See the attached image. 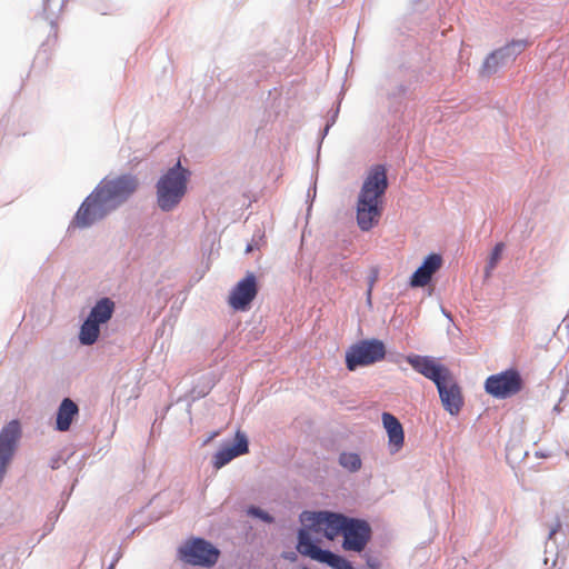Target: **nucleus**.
<instances>
[{"label":"nucleus","instance_id":"obj_41","mask_svg":"<svg viewBox=\"0 0 569 569\" xmlns=\"http://www.w3.org/2000/svg\"><path fill=\"white\" fill-rule=\"evenodd\" d=\"M553 410H555V411H557V412H559V411H560V406H559V405H556V406L553 407Z\"/></svg>","mask_w":569,"mask_h":569},{"label":"nucleus","instance_id":"obj_19","mask_svg":"<svg viewBox=\"0 0 569 569\" xmlns=\"http://www.w3.org/2000/svg\"><path fill=\"white\" fill-rule=\"evenodd\" d=\"M528 42L526 40H512L505 47L493 51L505 66L511 63L526 49Z\"/></svg>","mask_w":569,"mask_h":569},{"label":"nucleus","instance_id":"obj_17","mask_svg":"<svg viewBox=\"0 0 569 569\" xmlns=\"http://www.w3.org/2000/svg\"><path fill=\"white\" fill-rule=\"evenodd\" d=\"M79 415L78 405L70 398H64L57 410L56 430L64 432L68 431L72 425L73 419Z\"/></svg>","mask_w":569,"mask_h":569},{"label":"nucleus","instance_id":"obj_30","mask_svg":"<svg viewBox=\"0 0 569 569\" xmlns=\"http://www.w3.org/2000/svg\"><path fill=\"white\" fill-rule=\"evenodd\" d=\"M66 461L62 459L61 456L52 457L50 460V468L51 469H59Z\"/></svg>","mask_w":569,"mask_h":569},{"label":"nucleus","instance_id":"obj_5","mask_svg":"<svg viewBox=\"0 0 569 569\" xmlns=\"http://www.w3.org/2000/svg\"><path fill=\"white\" fill-rule=\"evenodd\" d=\"M386 346L376 338L360 340L351 345L346 351V367L355 371L360 367H367L385 359Z\"/></svg>","mask_w":569,"mask_h":569},{"label":"nucleus","instance_id":"obj_34","mask_svg":"<svg viewBox=\"0 0 569 569\" xmlns=\"http://www.w3.org/2000/svg\"><path fill=\"white\" fill-rule=\"evenodd\" d=\"M375 279H376V276H372V277L370 278V281H369V288H368V290H367V296H368V301H369V302L371 301V291H372V286H373Z\"/></svg>","mask_w":569,"mask_h":569},{"label":"nucleus","instance_id":"obj_21","mask_svg":"<svg viewBox=\"0 0 569 569\" xmlns=\"http://www.w3.org/2000/svg\"><path fill=\"white\" fill-rule=\"evenodd\" d=\"M66 0H43L42 13L44 19L50 23L51 29L56 30L57 20L62 12Z\"/></svg>","mask_w":569,"mask_h":569},{"label":"nucleus","instance_id":"obj_15","mask_svg":"<svg viewBox=\"0 0 569 569\" xmlns=\"http://www.w3.org/2000/svg\"><path fill=\"white\" fill-rule=\"evenodd\" d=\"M310 531H312L310 525L298 529L296 549L300 555L319 562L326 549L318 546Z\"/></svg>","mask_w":569,"mask_h":569},{"label":"nucleus","instance_id":"obj_31","mask_svg":"<svg viewBox=\"0 0 569 569\" xmlns=\"http://www.w3.org/2000/svg\"><path fill=\"white\" fill-rule=\"evenodd\" d=\"M366 562L370 569H379L380 568V561L376 557L367 556Z\"/></svg>","mask_w":569,"mask_h":569},{"label":"nucleus","instance_id":"obj_32","mask_svg":"<svg viewBox=\"0 0 569 569\" xmlns=\"http://www.w3.org/2000/svg\"><path fill=\"white\" fill-rule=\"evenodd\" d=\"M281 557L290 562H295L298 559V556L293 551H284Z\"/></svg>","mask_w":569,"mask_h":569},{"label":"nucleus","instance_id":"obj_10","mask_svg":"<svg viewBox=\"0 0 569 569\" xmlns=\"http://www.w3.org/2000/svg\"><path fill=\"white\" fill-rule=\"evenodd\" d=\"M406 361L415 371L431 380L435 385L450 376V370L437 362L431 356L408 355Z\"/></svg>","mask_w":569,"mask_h":569},{"label":"nucleus","instance_id":"obj_20","mask_svg":"<svg viewBox=\"0 0 569 569\" xmlns=\"http://www.w3.org/2000/svg\"><path fill=\"white\" fill-rule=\"evenodd\" d=\"M101 332V326L90 320L88 317L84 319L82 325L80 326L78 339L81 346H92L94 345Z\"/></svg>","mask_w":569,"mask_h":569},{"label":"nucleus","instance_id":"obj_9","mask_svg":"<svg viewBox=\"0 0 569 569\" xmlns=\"http://www.w3.org/2000/svg\"><path fill=\"white\" fill-rule=\"evenodd\" d=\"M179 553L189 565L211 567L218 561L220 551L203 538H193L188 546L179 549Z\"/></svg>","mask_w":569,"mask_h":569},{"label":"nucleus","instance_id":"obj_24","mask_svg":"<svg viewBox=\"0 0 569 569\" xmlns=\"http://www.w3.org/2000/svg\"><path fill=\"white\" fill-rule=\"evenodd\" d=\"M338 461L339 465L349 472H356L361 468V459L356 452H342Z\"/></svg>","mask_w":569,"mask_h":569},{"label":"nucleus","instance_id":"obj_13","mask_svg":"<svg viewBox=\"0 0 569 569\" xmlns=\"http://www.w3.org/2000/svg\"><path fill=\"white\" fill-rule=\"evenodd\" d=\"M248 452L249 440L246 433L237 431L234 442L218 450L212 458V465L216 469H220L224 467L227 463H229L236 457L246 455Z\"/></svg>","mask_w":569,"mask_h":569},{"label":"nucleus","instance_id":"obj_38","mask_svg":"<svg viewBox=\"0 0 569 569\" xmlns=\"http://www.w3.org/2000/svg\"><path fill=\"white\" fill-rule=\"evenodd\" d=\"M66 500H62L61 503H59V512H61L66 507Z\"/></svg>","mask_w":569,"mask_h":569},{"label":"nucleus","instance_id":"obj_6","mask_svg":"<svg viewBox=\"0 0 569 569\" xmlns=\"http://www.w3.org/2000/svg\"><path fill=\"white\" fill-rule=\"evenodd\" d=\"M523 386L525 381L520 371L516 368H508L487 377L483 388L492 398L506 400L518 395Z\"/></svg>","mask_w":569,"mask_h":569},{"label":"nucleus","instance_id":"obj_26","mask_svg":"<svg viewBox=\"0 0 569 569\" xmlns=\"http://www.w3.org/2000/svg\"><path fill=\"white\" fill-rule=\"evenodd\" d=\"M247 515L250 516V517H253V518H258V519H260L261 521H263L266 523H273L274 522V517L273 516H271L269 512L264 511L260 507H257V506H253V505L248 507Z\"/></svg>","mask_w":569,"mask_h":569},{"label":"nucleus","instance_id":"obj_12","mask_svg":"<svg viewBox=\"0 0 569 569\" xmlns=\"http://www.w3.org/2000/svg\"><path fill=\"white\" fill-rule=\"evenodd\" d=\"M435 386L437 387L443 409L451 416H457L463 406V397L461 388L452 378V375L450 373L449 378L441 379Z\"/></svg>","mask_w":569,"mask_h":569},{"label":"nucleus","instance_id":"obj_33","mask_svg":"<svg viewBox=\"0 0 569 569\" xmlns=\"http://www.w3.org/2000/svg\"><path fill=\"white\" fill-rule=\"evenodd\" d=\"M121 558V552L120 551H117L114 557H113V560L111 561V563L109 565V567L107 569H114L117 562L119 561V559Z\"/></svg>","mask_w":569,"mask_h":569},{"label":"nucleus","instance_id":"obj_18","mask_svg":"<svg viewBox=\"0 0 569 569\" xmlns=\"http://www.w3.org/2000/svg\"><path fill=\"white\" fill-rule=\"evenodd\" d=\"M116 303L108 297H103L92 306L89 315L87 316L90 320L102 326L107 323L113 316Z\"/></svg>","mask_w":569,"mask_h":569},{"label":"nucleus","instance_id":"obj_27","mask_svg":"<svg viewBox=\"0 0 569 569\" xmlns=\"http://www.w3.org/2000/svg\"><path fill=\"white\" fill-rule=\"evenodd\" d=\"M58 519H59V512L52 511L48 515L47 521L43 525V532L41 535V538L46 537L53 530L54 525L58 521Z\"/></svg>","mask_w":569,"mask_h":569},{"label":"nucleus","instance_id":"obj_25","mask_svg":"<svg viewBox=\"0 0 569 569\" xmlns=\"http://www.w3.org/2000/svg\"><path fill=\"white\" fill-rule=\"evenodd\" d=\"M346 558L341 555H338L329 549H326L319 562L325 563L332 569H340Z\"/></svg>","mask_w":569,"mask_h":569},{"label":"nucleus","instance_id":"obj_23","mask_svg":"<svg viewBox=\"0 0 569 569\" xmlns=\"http://www.w3.org/2000/svg\"><path fill=\"white\" fill-rule=\"evenodd\" d=\"M505 247L506 246L503 242H498L492 248L490 256L488 258V262L485 267V277L486 278H489L491 276L492 271L497 268V266L502 257Z\"/></svg>","mask_w":569,"mask_h":569},{"label":"nucleus","instance_id":"obj_42","mask_svg":"<svg viewBox=\"0 0 569 569\" xmlns=\"http://www.w3.org/2000/svg\"><path fill=\"white\" fill-rule=\"evenodd\" d=\"M252 250V246L251 244H248L247 246V252L251 251Z\"/></svg>","mask_w":569,"mask_h":569},{"label":"nucleus","instance_id":"obj_36","mask_svg":"<svg viewBox=\"0 0 569 569\" xmlns=\"http://www.w3.org/2000/svg\"><path fill=\"white\" fill-rule=\"evenodd\" d=\"M340 569H356V568L352 566V563L348 559H346Z\"/></svg>","mask_w":569,"mask_h":569},{"label":"nucleus","instance_id":"obj_7","mask_svg":"<svg viewBox=\"0 0 569 569\" xmlns=\"http://www.w3.org/2000/svg\"><path fill=\"white\" fill-rule=\"evenodd\" d=\"M347 518V515L331 510L303 511L300 515L301 522H308L313 532H323L328 540L341 535Z\"/></svg>","mask_w":569,"mask_h":569},{"label":"nucleus","instance_id":"obj_2","mask_svg":"<svg viewBox=\"0 0 569 569\" xmlns=\"http://www.w3.org/2000/svg\"><path fill=\"white\" fill-rule=\"evenodd\" d=\"M388 186L386 168L373 166L362 183L357 201V223L362 231H369L378 223L382 212L381 198Z\"/></svg>","mask_w":569,"mask_h":569},{"label":"nucleus","instance_id":"obj_43","mask_svg":"<svg viewBox=\"0 0 569 569\" xmlns=\"http://www.w3.org/2000/svg\"><path fill=\"white\" fill-rule=\"evenodd\" d=\"M302 569H308V568H302Z\"/></svg>","mask_w":569,"mask_h":569},{"label":"nucleus","instance_id":"obj_14","mask_svg":"<svg viewBox=\"0 0 569 569\" xmlns=\"http://www.w3.org/2000/svg\"><path fill=\"white\" fill-rule=\"evenodd\" d=\"M442 258L438 253L428 254L420 267L411 274L409 284L412 288H422L432 279L433 274L440 269Z\"/></svg>","mask_w":569,"mask_h":569},{"label":"nucleus","instance_id":"obj_3","mask_svg":"<svg viewBox=\"0 0 569 569\" xmlns=\"http://www.w3.org/2000/svg\"><path fill=\"white\" fill-rule=\"evenodd\" d=\"M191 172L178 160L156 182V202L162 212L176 210L188 192Z\"/></svg>","mask_w":569,"mask_h":569},{"label":"nucleus","instance_id":"obj_8","mask_svg":"<svg viewBox=\"0 0 569 569\" xmlns=\"http://www.w3.org/2000/svg\"><path fill=\"white\" fill-rule=\"evenodd\" d=\"M340 536L346 551L360 553L371 540L372 529L367 520L348 516Z\"/></svg>","mask_w":569,"mask_h":569},{"label":"nucleus","instance_id":"obj_35","mask_svg":"<svg viewBox=\"0 0 569 569\" xmlns=\"http://www.w3.org/2000/svg\"><path fill=\"white\" fill-rule=\"evenodd\" d=\"M560 527H561V525H560V522L558 521V522L556 523V526H555L553 528H551V529H550L549 535H548V538H549V539H551V538L557 533V531L560 529Z\"/></svg>","mask_w":569,"mask_h":569},{"label":"nucleus","instance_id":"obj_28","mask_svg":"<svg viewBox=\"0 0 569 569\" xmlns=\"http://www.w3.org/2000/svg\"><path fill=\"white\" fill-rule=\"evenodd\" d=\"M203 379H206V381H207L206 386H203L200 390H198L197 388L192 389L191 393H192L193 399L204 397L212 388V386H213L212 380L204 376H203Z\"/></svg>","mask_w":569,"mask_h":569},{"label":"nucleus","instance_id":"obj_1","mask_svg":"<svg viewBox=\"0 0 569 569\" xmlns=\"http://www.w3.org/2000/svg\"><path fill=\"white\" fill-rule=\"evenodd\" d=\"M138 188L139 179L132 173L104 177L79 207L73 223L81 229L92 227L123 206Z\"/></svg>","mask_w":569,"mask_h":569},{"label":"nucleus","instance_id":"obj_11","mask_svg":"<svg viewBox=\"0 0 569 569\" xmlns=\"http://www.w3.org/2000/svg\"><path fill=\"white\" fill-rule=\"evenodd\" d=\"M258 293L257 278L248 273L232 289L229 296V305L237 311H246Z\"/></svg>","mask_w":569,"mask_h":569},{"label":"nucleus","instance_id":"obj_4","mask_svg":"<svg viewBox=\"0 0 569 569\" xmlns=\"http://www.w3.org/2000/svg\"><path fill=\"white\" fill-rule=\"evenodd\" d=\"M417 79V69L407 62H395L379 87V96L388 102L390 111L398 112L408 98L410 86Z\"/></svg>","mask_w":569,"mask_h":569},{"label":"nucleus","instance_id":"obj_29","mask_svg":"<svg viewBox=\"0 0 569 569\" xmlns=\"http://www.w3.org/2000/svg\"><path fill=\"white\" fill-rule=\"evenodd\" d=\"M338 113H339V107L336 108V110L332 111V113L330 114L329 119L327 120V123L321 132V141L323 140V138L328 134L329 132V129L335 124L337 118H338Z\"/></svg>","mask_w":569,"mask_h":569},{"label":"nucleus","instance_id":"obj_16","mask_svg":"<svg viewBox=\"0 0 569 569\" xmlns=\"http://www.w3.org/2000/svg\"><path fill=\"white\" fill-rule=\"evenodd\" d=\"M381 419L388 435L390 452L396 453L402 448L405 442L402 425L398 418L390 412H383Z\"/></svg>","mask_w":569,"mask_h":569},{"label":"nucleus","instance_id":"obj_37","mask_svg":"<svg viewBox=\"0 0 569 569\" xmlns=\"http://www.w3.org/2000/svg\"><path fill=\"white\" fill-rule=\"evenodd\" d=\"M316 193H317V190H316V186H313L312 189H309L308 190V197H312V199L316 197Z\"/></svg>","mask_w":569,"mask_h":569},{"label":"nucleus","instance_id":"obj_40","mask_svg":"<svg viewBox=\"0 0 569 569\" xmlns=\"http://www.w3.org/2000/svg\"><path fill=\"white\" fill-rule=\"evenodd\" d=\"M70 495H71V492H69V493H63V498H64L63 500H66V501H67V500L69 499Z\"/></svg>","mask_w":569,"mask_h":569},{"label":"nucleus","instance_id":"obj_39","mask_svg":"<svg viewBox=\"0 0 569 569\" xmlns=\"http://www.w3.org/2000/svg\"><path fill=\"white\" fill-rule=\"evenodd\" d=\"M442 313H443L448 319H450V320H451V316H450V313H449L448 311H446V309H443V308H442Z\"/></svg>","mask_w":569,"mask_h":569},{"label":"nucleus","instance_id":"obj_22","mask_svg":"<svg viewBox=\"0 0 569 569\" xmlns=\"http://www.w3.org/2000/svg\"><path fill=\"white\" fill-rule=\"evenodd\" d=\"M502 67H505L503 62L500 59H498V57L492 51L485 59L480 68V74L482 77H491L492 74L497 73L499 69H501Z\"/></svg>","mask_w":569,"mask_h":569}]
</instances>
